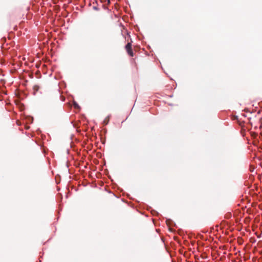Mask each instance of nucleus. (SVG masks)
I'll list each match as a JSON object with an SVG mask.
<instances>
[{
  "label": "nucleus",
  "mask_w": 262,
  "mask_h": 262,
  "mask_svg": "<svg viewBox=\"0 0 262 262\" xmlns=\"http://www.w3.org/2000/svg\"><path fill=\"white\" fill-rule=\"evenodd\" d=\"M125 48H126V50L128 54L130 56H133V51L132 50L131 43H128L126 45Z\"/></svg>",
  "instance_id": "1"
},
{
  "label": "nucleus",
  "mask_w": 262,
  "mask_h": 262,
  "mask_svg": "<svg viewBox=\"0 0 262 262\" xmlns=\"http://www.w3.org/2000/svg\"><path fill=\"white\" fill-rule=\"evenodd\" d=\"M109 119H110L109 116L104 119V120L103 121V124L104 125H106L107 124V123H108V121H109Z\"/></svg>",
  "instance_id": "2"
},
{
  "label": "nucleus",
  "mask_w": 262,
  "mask_h": 262,
  "mask_svg": "<svg viewBox=\"0 0 262 262\" xmlns=\"http://www.w3.org/2000/svg\"><path fill=\"white\" fill-rule=\"evenodd\" d=\"M74 105H75V108H78L79 107L77 103H75Z\"/></svg>",
  "instance_id": "3"
}]
</instances>
